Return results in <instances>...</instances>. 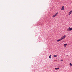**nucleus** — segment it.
I'll return each instance as SVG.
<instances>
[{
	"instance_id": "f257e3e1",
	"label": "nucleus",
	"mask_w": 72,
	"mask_h": 72,
	"mask_svg": "<svg viewBox=\"0 0 72 72\" xmlns=\"http://www.w3.org/2000/svg\"><path fill=\"white\" fill-rule=\"evenodd\" d=\"M66 37V35H64V36L62 37L61 39L62 40L63 39H64V38H65Z\"/></svg>"
},
{
	"instance_id": "f03ea898",
	"label": "nucleus",
	"mask_w": 72,
	"mask_h": 72,
	"mask_svg": "<svg viewBox=\"0 0 72 72\" xmlns=\"http://www.w3.org/2000/svg\"><path fill=\"white\" fill-rule=\"evenodd\" d=\"M64 6H63L61 8V10H64Z\"/></svg>"
},
{
	"instance_id": "7ed1b4c3",
	"label": "nucleus",
	"mask_w": 72,
	"mask_h": 72,
	"mask_svg": "<svg viewBox=\"0 0 72 72\" xmlns=\"http://www.w3.org/2000/svg\"><path fill=\"white\" fill-rule=\"evenodd\" d=\"M67 44L66 43L65 44H64V47H66V46H67Z\"/></svg>"
},
{
	"instance_id": "20e7f679",
	"label": "nucleus",
	"mask_w": 72,
	"mask_h": 72,
	"mask_svg": "<svg viewBox=\"0 0 72 72\" xmlns=\"http://www.w3.org/2000/svg\"><path fill=\"white\" fill-rule=\"evenodd\" d=\"M69 30L70 31H72V28H70V27H69Z\"/></svg>"
},
{
	"instance_id": "39448f33",
	"label": "nucleus",
	"mask_w": 72,
	"mask_h": 72,
	"mask_svg": "<svg viewBox=\"0 0 72 72\" xmlns=\"http://www.w3.org/2000/svg\"><path fill=\"white\" fill-rule=\"evenodd\" d=\"M62 40L61 39H58L57 40V42H59V41H60L61 40Z\"/></svg>"
},
{
	"instance_id": "423d86ee",
	"label": "nucleus",
	"mask_w": 72,
	"mask_h": 72,
	"mask_svg": "<svg viewBox=\"0 0 72 72\" xmlns=\"http://www.w3.org/2000/svg\"><path fill=\"white\" fill-rule=\"evenodd\" d=\"M55 70H58V69H59V68H55Z\"/></svg>"
},
{
	"instance_id": "0eeeda50",
	"label": "nucleus",
	"mask_w": 72,
	"mask_h": 72,
	"mask_svg": "<svg viewBox=\"0 0 72 72\" xmlns=\"http://www.w3.org/2000/svg\"><path fill=\"white\" fill-rule=\"evenodd\" d=\"M67 31H70V30H69V28H68V29H67Z\"/></svg>"
},
{
	"instance_id": "6e6552de",
	"label": "nucleus",
	"mask_w": 72,
	"mask_h": 72,
	"mask_svg": "<svg viewBox=\"0 0 72 72\" xmlns=\"http://www.w3.org/2000/svg\"><path fill=\"white\" fill-rule=\"evenodd\" d=\"M57 56V55H54V57H56Z\"/></svg>"
},
{
	"instance_id": "1a4fd4ad",
	"label": "nucleus",
	"mask_w": 72,
	"mask_h": 72,
	"mask_svg": "<svg viewBox=\"0 0 72 72\" xmlns=\"http://www.w3.org/2000/svg\"><path fill=\"white\" fill-rule=\"evenodd\" d=\"M49 58L50 59L51 58V57L50 56H49Z\"/></svg>"
},
{
	"instance_id": "9d476101",
	"label": "nucleus",
	"mask_w": 72,
	"mask_h": 72,
	"mask_svg": "<svg viewBox=\"0 0 72 72\" xmlns=\"http://www.w3.org/2000/svg\"><path fill=\"white\" fill-rule=\"evenodd\" d=\"M70 66H72V63H70V64H69Z\"/></svg>"
},
{
	"instance_id": "9b49d317",
	"label": "nucleus",
	"mask_w": 72,
	"mask_h": 72,
	"mask_svg": "<svg viewBox=\"0 0 72 72\" xmlns=\"http://www.w3.org/2000/svg\"><path fill=\"white\" fill-rule=\"evenodd\" d=\"M72 11L71 10L70 11L69 13H70V14H71V13H72Z\"/></svg>"
},
{
	"instance_id": "f8f14e48",
	"label": "nucleus",
	"mask_w": 72,
	"mask_h": 72,
	"mask_svg": "<svg viewBox=\"0 0 72 72\" xmlns=\"http://www.w3.org/2000/svg\"><path fill=\"white\" fill-rule=\"evenodd\" d=\"M57 14H58V12H57L55 14L57 15Z\"/></svg>"
},
{
	"instance_id": "ddd939ff",
	"label": "nucleus",
	"mask_w": 72,
	"mask_h": 72,
	"mask_svg": "<svg viewBox=\"0 0 72 72\" xmlns=\"http://www.w3.org/2000/svg\"><path fill=\"white\" fill-rule=\"evenodd\" d=\"M55 17V16L54 15H53V16L52 17H53V18H54V17Z\"/></svg>"
},
{
	"instance_id": "4468645a",
	"label": "nucleus",
	"mask_w": 72,
	"mask_h": 72,
	"mask_svg": "<svg viewBox=\"0 0 72 72\" xmlns=\"http://www.w3.org/2000/svg\"><path fill=\"white\" fill-rule=\"evenodd\" d=\"M61 61L62 62V61H63V60L62 59V60H61Z\"/></svg>"
},
{
	"instance_id": "2eb2a0df",
	"label": "nucleus",
	"mask_w": 72,
	"mask_h": 72,
	"mask_svg": "<svg viewBox=\"0 0 72 72\" xmlns=\"http://www.w3.org/2000/svg\"><path fill=\"white\" fill-rule=\"evenodd\" d=\"M54 15L55 17L56 16V15H56V14H55Z\"/></svg>"
},
{
	"instance_id": "dca6fc26",
	"label": "nucleus",
	"mask_w": 72,
	"mask_h": 72,
	"mask_svg": "<svg viewBox=\"0 0 72 72\" xmlns=\"http://www.w3.org/2000/svg\"><path fill=\"white\" fill-rule=\"evenodd\" d=\"M54 15L55 17L56 16V15H56V14H55Z\"/></svg>"
},
{
	"instance_id": "f3484780",
	"label": "nucleus",
	"mask_w": 72,
	"mask_h": 72,
	"mask_svg": "<svg viewBox=\"0 0 72 72\" xmlns=\"http://www.w3.org/2000/svg\"><path fill=\"white\" fill-rule=\"evenodd\" d=\"M70 14H70L69 12V15H70Z\"/></svg>"
},
{
	"instance_id": "a211bd4d",
	"label": "nucleus",
	"mask_w": 72,
	"mask_h": 72,
	"mask_svg": "<svg viewBox=\"0 0 72 72\" xmlns=\"http://www.w3.org/2000/svg\"><path fill=\"white\" fill-rule=\"evenodd\" d=\"M51 55H50V56H51Z\"/></svg>"
},
{
	"instance_id": "6ab92c4d",
	"label": "nucleus",
	"mask_w": 72,
	"mask_h": 72,
	"mask_svg": "<svg viewBox=\"0 0 72 72\" xmlns=\"http://www.w3.org/2000/svg\"><path fill=\"white\" fill-rule=\"evenodd\" d=\"M67 56H68V55H67Z\"/></svg>"
}]
</instances>
